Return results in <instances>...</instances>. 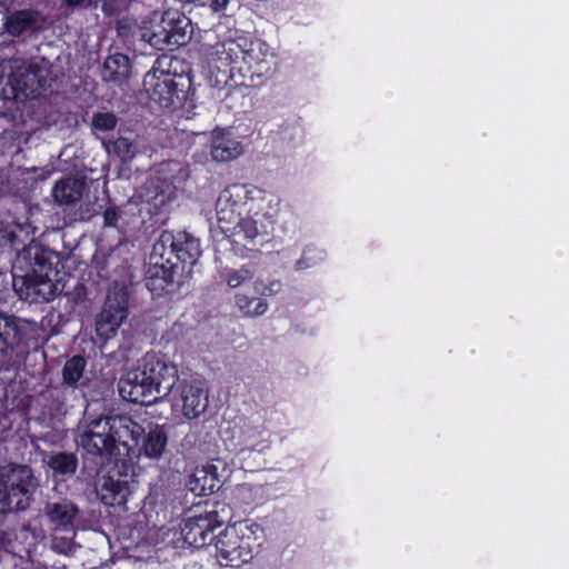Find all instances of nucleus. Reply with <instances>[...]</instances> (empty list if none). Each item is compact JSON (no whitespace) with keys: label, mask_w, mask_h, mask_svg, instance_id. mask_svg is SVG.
<instances>
[{"label":"nucleus","mask_w":569,"mask_h":569,"mask_svg":"<svg viewBox=\"0 0 569 569\" xmlns=\"http://www.w3.org/2000/svg\"><path fill=\"white\" fill-rule=\"evenodd\" d=\"M210 62L220 70L228 68L231 86L237 88H257L266 83L274 72V53L270 46L259 39L230 34L218 39L209 47Z\"/></svg>","instance_id":"1"},{"label":"nucleus","mask_w":569,"mask_h":569,"mask_svg":"<svg viewBox=\"0 0 569 569\" xmlns=\"http://www.w3.org/2000/svg\"><path fill=\"white\" fill-rule=\"evenodd\" d=\"M178 378L177 366L166 355L148 351L138 366L119 380L118 390L129 402L150 406L167 396Z\"/></svg>","instance_id":"2"},{"label":"nucleus","mask_w":569,"mask_h":569,"mask_svg":"<svg viewBox=\"0 0 569 569\" xmlns=\"http://www.w3.org/2000/svg\"><path fill=\"white\" fill-rule=\"evenodd\" d=\"M264 191L251 184L233 183L221 191L216 202L218 226L223 233L233 231L244 214H260Z\"/></svg>","instance_id":"3"},{"label":"nucleus","mask_w":569,"mask_h":569,"mask_svg":"<svg viewBox=\"0 0 569 569\" xmlns=\"http://www.w3.org/2000/svg\"><path fill=\"white\" fill-rule=\"evenodd\" d=\"M262 529L257 523H239L224 528L214 538L216 557L222 567L238 568L248 563L261 546Z\"/></svg>","instance_id":"4"},{"label":"nucleus","mask_w":569,"mask_h":569,"mask_svg":"<svg viewBox=\"0 0 569 569\" xmlns=\"http://www.w3.org/2000/svg\"><path fill=\"white\" fill-rule=\"evenodd\" d=\"M156 61L143 78V88L149 99L162 109H181L188 98L191 86L189 77L159 69Z\"/></svg>","instance_id":"5"},{"label":"nucleus","mask_w":569,"mask_h":569,"mask_svg":"<svg viewBox=\"0 0 569 569\" xmlns=\"http://www.w3.org/2000/svg\"><path fill=\"white\" fill-rule=\"evenodd\" d=\"M1 82V96L4 100L26 101L42 94L47 79L38 64L30 63L17 66Z\"/></svg>","instance_id":"6"},{"label":"nucleus","mask_w":569,"mask_h":569,"mask_svg":"<svg viewBox=\"0 0 569 569\" xmlns=\"http://www.w3.org/2000/svg\"><path fill=\"white\" fill-rule=\"evenodd\" d=\"M159 256L179 262V268L184 272L201 256L200 240L187 231L164 230L154 242V258Z\"/></svg>","instance_id":"7"},{"label":"nucleus","mask_w":569,"mask_h":569,"mask_svg":"<svg viewBox=\"0 0 569 569\" xmlns=\"http://www.w3.org/2000/svg\"><path fill=\"white\" fill-rule=\"evenodd\" d=\"M76 443L83 451V456L91 459H117L114 438H112L108 416H100L89 420L83 430L77 436Z\"/></svg>","instance_id":"8"},{"label":"nucleus","mask_w":569,"mask_h":569,"mask_svg":"<svg viewBox=\"0 0 569 569\" xmlns=\"http://www.w3.org/2000/svg\"><path fill=\"white\" fill-rule=\"evenodd\" d=\"M174 408H181L182 415L191 420L206 411L209 405L206 382L201 379H180L167 395Z\"/></svg>","instance_id":"9"},{"label":"nucleus","mask_w":569,"mask_h":569,"mask_svg":"<svg viewBox=\"0 0 569 569\" xmlns=\"http://www.w3.org/2000/svg\"><path fill=\"white\" fill-rule=\"evenodd\" d=\"M128 305L129 291L127 286H119L114 282V286L108 290L102 310L97 317V333L106 338L116 333L128 317Z\"/></svg>","instance_id":"10"},{"label":"nucleus","mask_w":569,"mask_h":569,"mask_svg":"<svg viewBox=\"0 0 569 569\" xmlns=\"http://www.w3.org/2000/svg\"><path fill=\"white\" fill-rule=\"evenodd\" d=\"M27 470L0 478V513L23 511L30 506L32 491Z\"/></svg>","instance_id":"11"},{"label":"nucleus","mask_w":569,"mask_h":569,"mask_svg":"<svg viewBox=\"0 0 569 569\" xmlns=\"http://www.w3.org/2000/svg\"><path fill=\"white\" fill-rule=\"evenodd\" d=\"M183 271L179 262L159 256L154 258V244L150 254V262L146 274V287L156 296L174 292Z\"/></svg>","instance_id":"12"},{"label":"nucleus","mask_w":569,"mask_h":569,"mask_svg":"<svg viewBox=\"0 0 569 569\" xmlns=\"http://www.w3.org/2000/svg\"><path fill=\"white\" fill-rule=\"evenodd\" d=\"M108 420L117 446V460L123 457L120 459L123 463L127 461L132 463L133 450H138L137 443L143 438L144 428L126 415L108 416Z\"/></svg>","instance_id":"13"},{"label":"nucleus","mask_w":569,"mask_h":569,"mask_svg":"<svg viewBox=\"0 0 569 569\" xmlns=\"http://www.w3.org/2000/svg\"><path fill=\"white\" fill-rule=\"evenodd\" d=\"M13 289L21 300L30 303H43L54 299L57 287L47 274L40 276L27 271L24 274H12Z\"/></svg>","instance_id":"14"},{"label":"nucleus","mask_w":569,"mask_h":569,"mask_svg":"<svg viewBox=\"0 0 569 569\" xmlns=\"http://www.w3.org/2000/svg\"><path fill=\"white\" fill-rule=\"evenodd\" d=\"M222 526L216 510L194 515L184 520L181 536L184 543L196 549L203 548L214 541V530Z\"/></svg>","instance_id":"15"},{"label":"nucleus","mask_w":569,"mask_h":569,"mask_svg":"<svg viewBox=\"0 0 569 569\" xmlns=\"http://www.w3.org/2000/svg\"><path fill=\"white\" fill-rule=\"evenodd\" d=\"M31 337L26 327L0 315V362L9 365L12 356L28 352Z\"/></svg>","instance_id":"16"},{"label":"nucleus","mask_w":569,"mask_h":569,"mask_svg":"<svg viewBox=\"0 0 569 569\" xmlns=\"http://www.w3.org/2000/svg\"><path fill=\"white\" fill-rule=\"evenodd\" d=\"M21 261L26 262L28 271L52 278V274L57 273L56 267L60 262V256L47 247L34 244L23 249L19 257V262Z\"/></svg>","instance_id":"17"},{"label":"nucleus","mask_w":569,"mask_h":569,"mask_svg":"<svg viewBox=\"0 0 569 569\" xmlns=\"http://www.w3.org/2000/svg\"><path fill=\"white\" fill-rule=\"evenodd\" d=\"M3 32L12 38L36 33L41 29V13L36 9L7 11L2 23Z\"/></svg>","instance_id":"18"},{"label":"nucleus","mask_w":569,"mask_h":569,"mask_svg":"<svg viewBox=\"0 0 569 569\" xmlns=\"http://www.w3.org/2000/svg\"><path fill=\"white\" fill-rule=\"evenodd\" d=\"M97 493L101 502L109 507L124 506L130 495V486L127 479L122 478L120 473L113 475L108 471L97 488Z\"/></svg>","instance_id":"19"},{"label":"nucleus","mask_w":569,"mask_h":569,"mask_svg":"<svg viewBox=\"0 0 569 569\" xmlns=\"http://www.w3.org/2000/svg\"><path fill=\"white\" fill-rule=\"evenodd\" d=\"M190 19L178 10H167L161 18V31L154 32V36H161L162 40L168 44H184L188 38V28Z\"/></svg>","instance_id":"20"},{"label":"nucleus","mask_w":569,"mask_h":569,"mask_svg":"<svg viewBox=\"0 0 569 569\" xmlns=\"http://www.w3.org/2000/svg\"><path fill=\"white\" fill-rule=\"evenodd\" d=\"M168 445V435L164 426L154 425L148 432L144 431V436L139 443L137 449L133 450V460L144 456L150 459H158L162 456Z\"/></svg>","instance_id":"21"},{"label":"nucleus","mask_w":569,"mask_h":569,"mask_svg":"<svg viewBox=\"0 0 569 569\" xmlns=\"http://www.w3.org/2000/svg\"><path fill=\"white\" fill-rule=\"evenodd\" d=\"M189 489L199 496H209L221 487L218 465L214 461L197 467L188 482Z\"/></svg>","instance_id":"22"},{"label":"nucleus","mask_w":569,"mask_h":569,"mask_svg":"<svg viewBox=\"0 0 569 569\" xmlns=\"http://www.w3.org/2000/svg\"><path fill=\"white\" fill-rule=\"evenodd\" d=\"M242 144L226 129L212 131L211 157L216 161H230L242 153Z\"/></svg>","instance_id":"23"},{"label":"nucleus","mask_w":569,"mask_h":569,"mask_svg":"<svg viewBox=\"0 0 569 569\" xmlns=\"http://www.w3.org/2000/svg\"><path fill=\"white\" fill-rule=\"evenodd\" d=\"M40 452L53 477L66 480L77 472L79 459L76 452L52 451L49 455L43 450H40Z\"/></svg>","instance_id":"24"},{"label":"nucleus","mask_w":569,"mask_h":569,"mask_svg":"<svg viewBox=\"0 0 569 569\" xmlns=\"http://www.w3.org/2000/svg\"><path fill=\"white\" fill-rule=\"evenodd\" d=\"M130 74L131 63L127 54L118 52L106 58L102 69L103 80L121 83L128 80Z\"/></svg>","instance_id":"25"},{"label":"nucleus","mask_w":569,"mask_h":569,"mask_svg":"<svg viewBox=\"0 0 569 569\" xmlns=\"http://www.w3.org/2000/svg\"><path fill=\"white\" fill-rule=\"evenodd\" d=\"M84 182L76 178L58 181L52 191L54 200L62 204H72L82 198Z\"/></svg>","instance_id":"26"},{"label":"nucleus","mask_w":569,"mask_h":569,"mask_svg":"<svg viewBox=\"0 0 569 569\" xmlns=\"http://www.w3.org/2000/svg\"><path fill=\"white\" fill-rule=\"evenodd\" d=\"M47 515L56 528L67 529L72 526L78 513V508L71 502L48 503L46 507Z\"/></svg>","instance_id":"27"},{"label":"nucleus","mask_w":569,"mask_h":569,"mask_svg":"<svg viewBox=\"0 0 569 569\" xmlns=\"http://www.w3.org/2000/svg\"><path fill=\"white\" fill-rule=\"evenodd\" d=\"M86 365V359L82 356H73L68 359L62 368L63 383L76 387L83 376Z\"/></svg>","instance_id":"28"},{"label":"nucleus","mask_w":569,"mask_h":569,"mask_svg":"<svg viewBox=\"0 0 569 569\" xmlns=\"http://www.w3.org/2000/svg\"><path fill=\"white\" fill-rule=\"evenodd\" d=\"M236 305L248 317L261 316L268 309V305L263 299L240 293L236 295Z\"/></svg>","instance_id":"29"},{"label":"nucleus","mask_w":569,"mask_h":569,"mask_svg":"<svg viewBox=\"0 0 569 569\" xmlns=\"http://www.w3.org/2000/svg\"><path fill=\"white\" fill-rule=\"evenodd\" d=\"M257 216L258 214H244V217H241L240 223L234 227V230L229 232L231 234H243L246 239L253 240L259 233L254 219Z\"/></svg>","instance_id":"30"},{"label":"nucleus","mask_w":569,"mask_h":569,"mask_svg":"<svg viewBox=\"0 0 569 569\" xmlns=\"http://www.w3.org/2000/svg\"><path fill=\"white\" fill-rule=\"evenodd\" d=\"M93 262H94V267L98 271V274L101 278L110 279L111 278L110 269L113 266H116L117 258L114 257L112 251L110 253H108L107 256L103 254L102 257H100L99 253H96L93 256Z\"/></svg>","instance_id":"31"},{"label":"nucleus","mask_w":569,"mask_h":569,"mask_svg":"<svg viewBox=\"0 0 569 569\" xmlns=\"http://www.w3.org/2000/svg\"><path fill=\"white\" fill-rule=\"evenodd\" d=\"M118 119L111 112H97L92 117V126L98 131H110L117 126Z\"/></svg>","instance_id":"32"},{"label":"nucleus","mask_w":569,"mask_h":569,"mask_svg":"<svg viewBox=\"0 0 569 569\" xmlns=\"http://www.w3.org/2000/svg\"><path fill=\"white\" fill-rule=\"evenodd\" d=\"M112 150L123 161L130 160L133 157V144L128 138L119 137L116 139L112 142Z\"/></svg>","instance_id":"33"},{"label":"nucleus","mask_w":569,"mask_h":569,"mask_svg":"<svg viewBox=\"0 0 569 569\" xmlns=\"http://www.w3.org/2000/svg\"><path fill=\"white\" fill-rule=\"evenodd\" d=\"M133 0H102V12L108 17L120 14Z\"/></svg>","instance_id":"34"},{"label":"nucleus","mask_w":569,"mask_h":569,"mask_svg":"<svg viewBox=\"0 0 569 569\" xmlns=\"http://www.w3.org/2000/svg\"><path fill=\"white\" fill-rule=\"evenodd\" d=\"M121 217H122L121 210L117 206H114V204L108 206L102 212V218H103L102 227L103 228H118V223H119Z\"/></svg>","instance_id":"35"},{"label":"nucleus","mask_w":569,"mask_h":569,"mask_svg":"<svg viewBox=\"0 0 569 569\" xmlns=\"http://www.w3.org/2000/svg\"><path fill=\"white\" fill-rule=\"evenodd\" d=\"M256 289L263 296H273L281 291L282 283L278 279L260 280L257 282Z\"/></svg>","instance_id":"36"},{"label":"nucleus","mask_w":569,"mask_h":569,"mask_svg":"<svg viewBox=\"0 0 569 569\" xmlns=\"http://www.w3.org/2000/svg\"><path fill=\"white\" fill-rule=\"evenodd\" d=\"M250 276L249 270H233L227 273L226 281L230 288H237Z\"/></svg>","instance_id":"37"},{"label":"nucleus","mask_w":569,"mask_h":569,"mask_svg":"<svg viewBox=\"0 0 569 569\" xmlns=\"http://www.w3.org/2000/svg\"><path fill=\"white\" fill-rule=\"evenodd\" d=\"M99 0H66V4L71 8H97Z\"/></svg>","instance_id":"38"},{"label":"nucleus","mask_w":569,"mask_h":569,"mask_svg":"<svg viewBox=\"0 0 569 569\" xmlns=\"http://www.w3.org/2000/svg\"><path fill=\"white\" fill-rule=\"evenodd\" d=\"M229 0H208V4L214 12H221L226 10Z\"/></svg>","instance_id":"39"},{"label":"nucleus","mask_w":569,"mask_h":569,"mask_svg":"<svg viewBox=\"0 0 569 569\" xmlns=\"http://www.w3.org/2000/svg\"><path fill=\"white\" fill-rule=\"evenodd\" d=\"M128 29L129 28L126 24H123L122 21L117 22V32L119 36H124Z\"/></svg>","instance_id":"40"},{"label":"nucleus","mask_w":569,"mask_h":569,"mask_svg":"<svg viewBox=\"0 0 569 569\" xmlns=\"http://www.w3.org/2000/svg\"><path fill=\"white\" fill-rule=\"evenodd\" d=\"M31 445L36 450H40V446L38 443V438L36 436H30Z\"/></svg>","instance_id":"41"}]
</instances>
